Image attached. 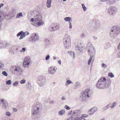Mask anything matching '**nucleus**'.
Wrapping results in <instances>:
<instances>
[{"label": "nucleus", "instance_id": "nucleus-44", "mask_svg": "<svg viewBox=\"0 0 120 120\" xmlns=\"http://www.w3.org/2000/svg\"><path fill=\"white\" fill-rule=\"evenodd\" d=\"M26 49L24 48H23L20 51L21 52H24L26 50Z\"/></svg>", "mask_w": 120, "mask_h": 120}, {"label": "nucleus", "instance_id": "nucleus-38", "mask_svg": "<svg viewBox=\"0 0 120 120\" xmlns=\"http://www.w3.org/2000/svg\"><path fill=\"white\" fill-rule=\"evenodd\" d=\"M19 82L18 81H16L14 82L13 84V86H17Z\"/></svg>", "mask_w": 120, "mask_h": 120}, {"label": "nucleus", "instance_id": "nucleus-57", "mask_svg": "<svg viewBox=\"0 0 120 120\" xmlns=\"http://www.w3.org/2000/svg\"><path fill=\"white\" fill-rule=\"evenodd\" d=\"M53 60H55L56 59V57L55 56H53Z\"/></svg>", "mask_w": 120, "mask_h": 120}, {"label": "nucleus", "instance_id": "nucleus-53", "mask_svg": "<svg viewBox=\"0 0 120 120\" xmlns=\"http://www.w3.org/2000/svg\"><path fill=\"white\" fill-rule=\"evenodd\" d=\"M13 110L14 112H16L17 111V109L15 108H13Z\"/></svg>", "mask_w": 120, "mask_h": 120}, {"label": "nucleus", "instance_id": "nucleus-16", "mask_svg": "<svg viewBox=\"0 0 120 120\" xmlns=\"http://www.w3.org/2000/svg\"><path fill=\"white\" fill-rule=\"evenodd\" d=\"M98 110L97 108V107H94L90 109L88 112V114L90 115H93L94 113L96 111Z\"/></svg>", "mask_w": 120, "mask_h": 120}, {"label": "nucleus", "instance_id": "nucleus-21", "mask_svg": "<svg viewBox=\"0 0 120 120\" xmlns=\"http://www.w3.org/2000/svg\"><path fill=\"white\" fill-rule=\"evenodd\" d=\"M52 1L51 0H47L46 3V5L47 7L48 8H50L51 6V4L52 3Z\"/></svg>", "mask_w": 120, "mask_h": 120}, {"label": "nucleus", "instance_id": "nucleus-20", "mask_svg": "<svg viewBox=\"0 0 120 120\" xmlns=\"http://www.w3.org/2000/svg\"><path fill=\"white\" fill-rule=\"evenodd\" d=\"M22 69L19 66H16L14 69V71L20 73L22 72Z\"/></svg>", "mask_w": 120, "mask_h": 120}, {"label": "nucleus", "instance_id": "nucleus-63", "mask_svg": "<svg viewBox=\"0 0 120 120\" xmlns=\"http://www.w3.org/2000/svg\"><path fill=\"white\" fill-rule=\"evenodd\" d=\"M1 16L0 15V19L1 20Z\"/></svg>", "mask_w": 120, "mask_h": 120}, {"label": "nucleus", "instance_id": "nucleus-1", "mask_svg": "<svg viewBox=\"0 0 120 120\" xmlns=\"http://www.w3.org/2000/svg\"><path fill=\"white\" fill-rule=\"evenodd\" d=\"M111 83L110 79L106 80L104 77L100 78L97 82L96 84L97 87L99 89H104L109 86Z\"/></svg>", "mask_w": 120, "mask_h": 120}, {"label": "nucleus", "instance_id": "nucleus-15", "mask_svg": "<svg viewBox=\"0 0 120 120\" xmlns=\"http://www.w3.org/2000/svg\"><path fill=\"white\" fill-rule=\"evenodd\" d=\"M56 68L53 67H50L48 69V72L51 75H53L56 71Z\"/></svg>", "mask_w": 120, "mask_h": 120}, {"label": "nucleus", "instance_id": "nucleus-37", "mask_svg": "<svg viewBox=\"0 0 120 120\" xmlns=\"http://www.w3.org/2000/svg\"><path fill=\"white\" fill-rule=\"evenodd\" d=\"M2 74H3L4 76H7L8 75L7 72L5 71H3L2 72Z\"/></svg>", "mask_w": 120, "mask_h": 120}, {"label": "nucleus", "instance_id": "nucleus-10", "mask_svg": "<svg viewBox=\"0 0 120 120\" xmlns=\"http://www.w3.org/2000/svg\"><path fill=\"white\" fill-rule=\"evenodd\" d=\"M59 25H57L54 23H52L51 26L49 28V31L52 32L56 31L59 29Z\"/></svg>", "mask_w": 120, "mask_h": 120}, {"label": "nucleus", "instance_id": "nucleus-27", "mask_svg": "<svg viewBox=\"0 0 120 120\" xmlns=\"http://www.w3.org/2000/svg\"><path fill=\"white\" fill-rule=\"evenodd\" d=\"M68 53H69L70 55L73 56V58H74L75 57V54L74 52L73 51H69L68 52Z\"/></svg>", "mask_w": 120, "mask_h": 120}, {"label": "nucleus", "instance_id": "nucleus-6", "mask_svg": "<svg viewBox=\"0 0 120 120\" xmlns=\"http://www.w3.org/2000/svg\"><path fill=\"white\" fill-rule=\"evenodd\" d=\"M46 79L45 77L42 76H40L37 79V82L38 85L40 86H42L45 84Z\"/></svg>", "mask_w": 120, "mask_h": 120}, {"label": "nucleus", "instance_id": "nucleus-11", "mask_svg": "<svg viewBox=\"0 0 120 120\" xmlns=\"http://www.w3.org/2000/svg\"><path fill=\"white\" fill-rule=\"evenodd\" d=\"M39 38L38 34L37 33H35L33 34L30 37L29 40L30 41H32V42H36L38 40Z\"/></svg>", "mask_w": 120, "mask_h": 120}, {"label": "nucleus", "instance_id": "nucleus-12", "mask_svg": "<svg viewBox=\"0 0 120 120\" xmlns=\"http://www.w3.org/2000/svg\"><path fill=\"white\" fill-rule=\"evenodd\" d=\"M0 103L3 104L1 107L2 109H5L6 108L8 105L7 101L3 99H0Z\"/></svg>", "mask_w": 120, "mask_h": 120}, {"label": "nucleus", "instance_id": "nucleus-54", "mask_svg": "<svg viewBox=\"0 0 120 120\" xmlns=\"http://www.w3.org/2000/svg\"><path fill=\"white\" fill-rule=\"evenodd\" d=\"M58 63L60 64H61V60H59L58 61Z\"/></svg>", "mask_w": 120, "mask_h": 120}, {"label": "nucleus", "instance_id": "nucleus-18", "mask_svg": "<svg viewBox=\"0 0 120 120\" xmlns=\"http://www.w3.org/2000/svg\"><path fill=\"white\" fill-rule=\"evenodd\" d=\"M34 19H35V21H41L42 20L41 15L40 14H37L34 17Z\"/></svg>", "mask_w": 120, "mask_h": 120}, {"label": "nucleus", "instance_id": "nucleus-14", "mask_svg": "<svg viewBox=\"0 0 120 120\" xmlns=\"http://www.w3.org/2000/svg\"><path fill=\"white\" fill-rule=\"evenodd\" d=\"M30 59L29 57H26L24 60L23 63V66L24 67H26V65H28L30 64Z\"/></svg>", "mask_w": 120, "mask_h": 120}, {"label": "nucleus", "instance_id": "nucleus-3", "mask_svg": "<svg viewBox=\"0 0 120 120\" xmlns=\"http://www.w3.org/2000/svg\"><path fill=\"white\" fill-rule=\"evenodd\" d=\"M63 42L65 48H70L71 45V38L69 35L66 34L64 37Z\"/></svg>", "mask_w": 120, "mask_h": 120}, {"label": "nucleus", "instance_id": "nucleus-41", "mask_svg": "<svg viewBox=\"0 0 120 120\" xmlns=\"http://www.w3.org/2000/svg\"><path fill=\"white\" fill-rule=\"evenodd\" d=\"M88 116L87 115L85 114H84L82 115L81 117L84 118V119H85V118L87 117V116Z\"/></svg>", "mask_w": 120, "mask_h": 120}, {"label": "nucleus", "instance_id": "nucleus-33", "mask_svg": "<svg viewBox=\"0 0 120 120\" xmlns=\"http://www.w3.org/2000/svg\"><path fill=\"white\" fill-rule=\"evenodd\" d=\"M101 67L105 68L107 67V66L106 64L104 63H102L101 65Z\"/></svg>", "mask_w": 120, "mask_h": 120}, {"label": "nucleus", "instance_id": "nucleus-46", "mask_svg": "<svg viewBox=\"0 0 120 120\" xmlns=\"http://www.w3.org/2000/svg\"><path fill=\"white\" fill-rule=\"evenodd\" d=\"M66 98L64 96H62L61 98V100L63 101H64L66 100Z\"/></svg>", "mask_w": 120, "mask_h": 120}, {"label": "nucleus", "instance_id": "nucleus-45", "mask_svg": "<svg viewBox=\"0 0 120 120\" xmlns=\"http://www.w3.org/2000/svg\"><path fill=\"white\" fill-rule=\"evenodd\" d=\"M50 57V56L49 55H48L46 56L45 58V60H48L49 59Z\"/></svg>", "mask_w": 120, "mask_h": 120}, {"label": "nucleus", "instance_id": "nucleus-39", "mask_svg": "<svg viewBox=\"0 0 120 120\" xmlns=\"http://www.w3.org/2000/svg\"><path fill=\"white\" fill-rule=\"evenodd\" d=\"M26 81L24 79H23L21 80L20 82V83L21 84H23L25 83L26 82Z\"/></svg>", "mask_w": 120, "mask_h": 120}, {"label": "nucleus", "instance_id": "nucleus-42", "mask_svg": "<svg viewBox=\"0 0 120 120\" xmlns=\"http://www.w3.org/2000/svg\"><path fill=\"white\" fill-rule=\"evenodd\" d=\"M66 82L67 83V84H68L73 83L71 81L69 80H67L66 81Z\"/></svg>", "mask_w": 120, "mask_h": 120}, {"label": "nucleus", "instance_id": "nucleus-29", "mask_svg": "<svg viewBox=\"0 0 120 120\" xmlns=\"http://www.w3.org/2000/svg\"><path fill=\"white\" fill-rule=\"evenodd\" d=\"M92 58V56L91 55H90V56L88 60V64L89 65L90 64V62L91 61Z\"/></svg>", "mask_w": 120, "mask_h": 120}, {"label": "nucleus", "instance_id": "nucleus-47", "mask_svg": "<svg viewBox=\"0 0 120 120\" xmlns=\"http://www.w3.org/2000/svg\"><path fill=\"white\" fill-rule=\"evenodd\" d=\"M71 22H69V28L70 29H71L72 28V26L71 25Z\"/></svg>", "mask_w": 120, "mask_h": 120}, {"label": "nucleus", "instance_id": "nucleus-60", "mask_svg": "<svg viewBox=\"0 0 120 120\" xmlns=\"http://www.w3.org/2000/svg\"><path fill=\"white\" fill-rule=\"evenodd\" d=\"M101 0L103 2H104L105 1L107 0Z\"/></svg>", "mask_w": 120, "mask_h": 120}, {"label": "nucleus", "instance_id": "nucleus-55", "mask_svg": "<svg viewBox=\"0 0 120 120\" xmlns=\"http://www.w3.org/2000/svg\"><path fill=\"white\" fill-rule=\"evenodd\" d=\"M72 112V111H71L69 112L68 113V115H70V114H71V112Z\"/></svg>", "mask_w": 120, "mask_h": 120}, {"label": "nucleus", "instance_id": "nucleus-36", "mask_svg": "<svg viewBox=\"0 0 120 120\" xmlns=\"http://www.w3.org/2000/svg\"><path fill=\"white\" fill-rule=\"evenodd\" d=\"M6 84L8 85H10L11 84V81L10 80H9L6 82Z\"/></svg>", "mask_w": 120, "mask_h": 120}, {"label": "nucleus", "instance_id": "nucleus-28", "mask_svg": "<svg viewBox=\"0 0 120 120\" xmlns=\"http://www.w3.org/2000/svg\"><path fill=\"white\" fill-rule=\"evenodd\" d=\"M38 22H37V24L38 26L42 25L44 24V22L41 21H39Z\"/></svg>", "mask_w": 120, "mask_h": 120}, {"label": "nucleus", "instance_id": "nucleus-62", "mask_svg": "<svg viewBox=\"0 0 120 120\" xmlns=\"http://www.w3.org/2000/svg\"><path fill=\"white\" fill-rule=\"evenodd\" d=\"M29 33H28V32H27V35H29Z\"/></svg>", "mask_w": 120, "mask_h": 120}, {"label": "nucleus", "instance_id": "nucleus-7", "mask_svg": "<svg viewBox=\"0 0 120 120\" xmlns=\"http://www.w3.org/2000/svg\"><path fill=\"white\" fill-rule=\"evenodd\" d=\"M81 115L80 110H75L73 111V114L71 115V119L72 120H77Z\"/></svg>", "mask_w": 120, "mask_h": 120}, {"label": "nucleus", "instance_id": "nucleus-30", "mask_svg": "<svg viewBox=\"0 0 120 120\" xmlns=\"http://www.w3.org/2000/svg\"><path fill=\"white\" fill-rule=\"evenodd\" d=\"M108 75L111 78H113L114 77V75L111 72L108 73Z\"/></svg>", "mask_w": 120, "mask_h": 120}, {"label": "nucleus", "instance_id": "nucleus-34", "mask_svg": "<svg viewBox=\"0 0 120 120\" xmlns=\"http://www.w3.org/2000/svg\"><path fill=\"white\" fill-rule=\"evenodd\" d=\"M4 66V64L1 61H0V68H2Z\"/></svg>", "mask_w": 120, "mask_h": 120}, {"label": "nucleus", "instance_id": "nucleus-19", "mask_svg": "<svg viewBox=\"0 0 120 120\" xmlns=\"http://www.w3.org/2000/svg\"><path fill=\"white\" fill-rule=\"evenodd\" d=\"M7 44L6 42H4L2 41H0V48H5L7 46Z\"/></svg>", "mask_w": 120, "mask_h": 120}, {"label": "nucleus", "instance_id": "nucleus-13", "mask_svg": "<svg viewBox=\"0 0 120 120\" xmlns=\"http://www.w3.org/2000/svg\"><path fill=\"white\" fill-rule=\"evenodd\" d=\"M26 34L25 32H24L23 31H21L17 34V36L18 37L20 36L19 38V39L20 40L22 39L25 37Z\"/></svg>", "mask_w": 120, "mask_h": 120}, {"label": "nucleus", "instance_id": "nucleus-4", "mask_svg": "<svg viewBox=\"0 0 120 120\" xmlns=\"http://www.w3.org/2000/svg\"><path fill=\"white\" fill-rule=\"evenodd\" d=\"M120 32V29L116 26H113L111 28L109 35L111 38H114L119 34Z\"/></svg>", "mask_w": 120, "mask_h": 120}, {"label": "nucleus", "instance_id": "nucleus-32", "mask_svg": "<svg viewBox=\"0 0 120 120\" xmlns=\"http://www.w3.org/2000/svg\"><path fill=\"white\" fill-rule=\"evenodd\" d=\"M82 8L83 10L84 11H86L87 9V8L85 6V5L84 4H82Z\"/></svg>", "mask_w": 120, "mask_h": 120}, {"label": "nucleus", "instance_id": "nucleus-8", "mask_svg": "<svg viewBox=\"0 0 120 120\" xmlns=\"http://www.w3.org/2000/svg\"><path fill=\"white\" fill-rule=\"evenodd\" d=\"M87 47L89 49V53L90 55H94L95 52V49L93 46L90 43H88L87 45Z\"/></svg>", "mask_w": 120, "mask_h": 120}, {"label": "nucleus", "instance_id": "nucleus-31", "mask_svg": "<svg viewBox=\"0 0 120 120\" xmlns=\"http://www.w3.org/2000/svg\"><path fill=\"white\" fill-rule=\"evenodd\" d=\"M22 16V13L21 12H20L19 13L17 14L16 16V18H18L21 16Z\"/></svg>", "mask_w": 120, "mask_h": 120}, {"label": "nucleus", "instance_id": "nucleus-59", "mask_svg": "<svg viewBox=\"0 0 120 120\" xmlns=\"http://www.w3.org/2000/svg\"><path fill=\"white\" fill-rule=\"evenodd\" d=\"M45 41H46V42H47V41H49V40H48V39H47V38H46V39H45Z\"/></svg>", "mask_w": 120, "mask_h": 120}, {"label": "nucleus", "instance_id": "nucleus-48", "mask_svg": "<svg viewBox=\"0 0 120 120\" xmlns=\"http://www.w3.org/2000/svg\"><path fill=\"white\" fill-rule=\"evenodd\" d=\"M64 108L67 110H69L70 109V108L68 105H66L65 106Z\"/></svg>", "mask_w": 120, "mask_h": 120}, {"label": "nucleus", "instance_id": "nucleus-52", "mask_svg": "<svg viewBox=\"0 0 120 120\" xmlns=\"http://www.w3.org/2000/svg\"><path fill=\"white\" fill-rule=\"evenodd\" d=\"M85 36V35L83 33H82L81 35V37L82 38H84V37Z\"/></svg>", "mask_w": 120, "mask_h": 120}, {"label": "nucleus", "instance_id": "nucleus-58", "mask_svg": "<svg viewBox=\"0 0 120 120\" xmlns=\"http://www.w3.org/2000/svg\"><path fill=\"white\" fill-rule=\"evenodd\" d=\"M107 105L108 106L109 108L111 106V105L110 104H109Z\"/></svg>", "mask_w": 120, "mask_h": 120}, {"label": "nucleus", "instance_id": "nucleus-61", "mask_svg": "<svg viewBox=\"0 0 120 120\" xmlns=\"http://www.w3.org/2000/svg\"><path fill=\"white\" fill-rule=\"evenodd\" d=\"M100 120H105V119H104V118H103V119H101Z\"/></svg>", "mask_w": 120, "mask_h": 120}, {"label": "nucleus", "instance_id": "nucleus-51", "mask_svg": "<svg viewBox=\"0 0 120 120\" xmlns=\"http://www.w3.org/2000/svg\"><path fill=\"white\" fill-rule=\"evenodd\" d=\"M11 14L9 12L8 13V14L6 15V16H10L11 17Z\"/></svg>", "mask_w": 120, "mask_h": 120}, {"label": "nucleus", "instance_id": "nucleus-49", "mask_svg": "<svg viewBox=\"0 0 120 120\" xmlns=\"http://www.w3.org/2000/svg\"><path fill=\"white\" fill-rule=\"evenodd\" d=\"M77 120H86L85 119L81 117H79Z\"/></svg>", "mask_w": 120, "mask_h": 120}, {"label": "nucleus", "instance_id": "nucleus-35", "mask_svg": "<svg viewBox=\"0 0 120 120\" xmlns=\"http://www.w3.org/2000/svg\"><path fill=\"white\" fill-rule=\"evenodd\" d=\"M116 103L115 102H114L112 104H111V106L110 107L112 108H114L116 105Z\"/></svg>", "mask_w": 120, "mask_h": 120}, {"label": "nucleus", "instance_id": "nucleus-9", "mask_svg": "<svg viewBox=\"0 0 120 120\" xmlns=\"http://www.w3.org/2000/svg\"><path fill=\"white\" fill-rule=\"evenodd\" d=\"M83 45L82 43H78L76 46V50L77 51H79L80 52L82 53L85 50V48L83 47Z\"/></svg>", "mask_w": 120, "mask_h": 120}, {"label": "nucleus", "instance_id": "nucleus-43", "mask_svg": "<svg viewBox=\"0 0 120 120\" xmlns=\"http://www.w3.org/2000/svg\"><path fill=\"white\" fill-rule=\"evenodd\" d=\"M6 115L7 116H9L11 115V113L9 112H7L6 113Z\"/></svg>", "mask_w": 120, "mask_h": 120}, {"label": "nucleus", "instance_id": "nucleus-17", "mask_svg": "<svg viewBox=\"0 0 120 120\" xmlns=\"http://www.w3.org/2000/svg\"><path fill=\"white\" fill-rule=\"evenodd\" d=\"M116 8L114 7H111L108 10V11L109 14L112 15L114 14L115 12Z\"/></svg>", "mask_w": 120, "mask_h": 120}, {"label": "nucleus", "instance_id": "nucleus-2", "mask_svg": "<svg viewBox=\"0 0 120 120\" xmlns=\"http://www.w3.org/2000/svg\"><path fill=\"white\" fill-rule=\"evenodd\" d=\"M42 105L38 102L34 103L33 105L32 108V115L35 116L39 115L40 109L41 108Z\"/></svg>", "mask_w": 120, "mask_h": 120}, {"label": "nucleus", "instance_id": "nucleus-22", "mask_svg": "<svg viewBox=\"0 0 120 120\" xmlns=\"http://www.w3.org/2000/svg\"><path fill=\"white\" fill-rule=\"evenodd\" d=\"M9 12L11 15H12V16H11L12 17H13L15 16V14L16 13V11L15 9H13L11 11Z\"/></svg>", "mask_w": 120, "mask_h": 120}, {"label": "nucleus", "instance_id": "nucleus-5", "mask_svg": "<svg viewBox=\"0 0 120 120\" xmlns=\"http://www.w3.org/2000/svg\"><path fill=\"white\" fill-rule=\"evenodd\" d=\"M90 92V89L89 88L85 89L81 94L80 99L82 101H85L86 98L89 97V95Z\"/></svg>", "mask_w": 120, "mask_h": 120}, {"label": "nucleus", "instance_id": "nucleus-50", "mask_svg": "<svg viewBox=\"0 0 120 120\" xmlns=\"http://www.w3.org/2000/svg\"><path fill=\"white\" fill-rule=\"evenodd\" d=\"M118 57H120V51L118 52L117 53Z\"/></svg>", "mask_w": 120, "mask_h": 120}, {"label": "nucleus", "instance_id": "nucleus-24", "mask_svg": "<svg viewBox=\"0 0 120 120\" xmlns=\"http://www.w3.org/2000/svg\"><path fill=\"white\" fill-rule=\"evenodd\" d=\"M75 89H77L80 87L81 86V84L79 82H77L75 84Z\"/></svg>", "mask_w": 120, "mask_h": 120}, {"label": "nucleus", "instance_id": "nucleus-64", "mask_svg": "<svg viewBox=\"0 0 120 120\" xmlns=\"http://www.w3.org/2000/svg\"><path fill=\"white\" fill-rule=\"evenodd\" d=\"M67 120H70V119L69 118H68Z\"/></svg>", "mask_w": 120, "mask_h": 120}, {"label": "nucleus", "instance_id": "nucleus-25", "mask_svg": "<svg viewBox=\"0 0 120 120\" xmlns=\"http://www.w3.org/2000/svg\"><path fill=\"white\" fill-rule=\"evenodd\" d=\"M65 111L64 109H62L58 112L59 115L60 116H62L63 114L65 113Z\"/></svg>", "mask_w": 120, "mask_h": 120}, {"label": "nucleus", "instance_id": "nucleus-26", "mask_svg": "<svg viewBox=\"0 0 120 120\" xmlns=\"http://www.w3.org/2000/svg\"><path fill=\"white\" fill-rule=\"evenodd\" d=\"M35 19H34L32 18H31L30 19L31 21L32 22L31 23V24L34 26H35V25L34 24V22H35L36 23L37 22H36V21H35Z\"/></svg>", "mask_w": 120, "mask_h": 120}, {"label": "nucleus", "instance_id": "nucleus-56", "mask_svg": "<svg viewBox=\"0 0 120 120\" xmlns=\"http://www.w3.org/2000/svg\"><path fill=\"white\" fill-rule=\"evenodd\" d=\"M93 38L94 40H96L97 39V37H96L94 36H93Z\"/></svg>", "mask_w": 120, "mask_h": 120}, {"label": "nucleus", "instance_id": "nucleus-23", "mask_svg": "<svg viewBox=\"0 0 120 120\" xmlns=\"http://www.w3.org/2000/svg\"><path fill=\"white\" fill-rule=\"evenodd\" d=\"M64 20L66 22H72V18L70 17H66L64 18Z\"/></svg>", "mask_w": 120, "mask_h": 120}, {"label": "nucleus", "instance_id": "nucleus-40", "mask_svg": "<svg viewBox=\"0 0 120 120\" xmlns=\"http://www.w3.org/2000/svg\"><path fill=\"white\" fill-rule=\"evenodd\" d=\"M109 108L108 106H107V105H106L104 107L102 108V109L103 111H105L107 109H108Z\"/></svg>", "mask_w": 120, "mask_h": 120}]
</instances>
